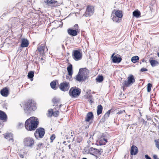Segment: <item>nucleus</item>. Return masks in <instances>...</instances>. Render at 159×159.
Returning a JSON list of instances; mask_svg holds the SVG:
<instances>
[{"label": "nucleus", "instance_id": "obj_1", "mask_svg": "<svg viewBox=\"0 0 159 159\" xmlns=\"http://www.w3.org/2000/svg\"><path fill=\"white\" fill-rule=\"evenodd\" d=\"M39 124L38 119L35 117H31L26 120L25 126L28 131H32L35 130Z\"/></svg>", "mask_w": 159, "mask_h": 159}, {"label": "nucleus", "instance_id": "obj_2", "mask_svg": "<svg viewBox=\"0 0 159 159\" xmlns=\"http://www.w3.org/2000/svg\"><path fill=\"white\" fill-rule=\"evenodd\" d=\"M36 107L34 101L29 100L25 103L24 107V111L27 115L30 114L32 110H35Z\"/></svg>", "mask_w": 159, "mask_h": 159}, {"label": "nucleus", "instance_id": "obj_3", "mask_svg": "<svg viewBox=\"0 0 159 159\" xmlns=\"http://www.w3.org/2000/svg\"><path fill=\"white\" fill-rule=\"evenodd\" d=\"M113 13H114V15L111 16L113 20L116 22L119 23L120 22L123 16L122 11L114 10L112 12Z\"/></svg>", "mask_w": 159, "mask_h": 159}, {"label": "nucleus", "instance_id": "obj_4", "mask_svg": "<svg viewBox=\"0 0 159 159\" xmlns=\"http://www.w3.org/2000/svg\"><path fill=\"white\" fill-rule=\"evenodd\" d=\"M80 92V89L79 88L74 87L70 88L69 94L72 98H76L79 96Z\"/></svg>", "mask_w": 159, "mask_h": 159}, {"label": "nucleus", "instance_id": "obj_5", "mask_svg": "<svg viewBox=\"0 0 159 159\" xmlns=\"http://www.w3.org/2000/svg\"><path fill=\"white\" fill-rule=\"evenodd\" d=\"M23 143L25 146L32 148L34 145V140L32 138L28 137L24 139Z\"/></svg>", "mask_w": 159, "mask_h": 159}, {"label": "nucleus", "instance_id": "obj_6", "mask_svg": "<svg viewBox=\"0 0 159 159\" xmlns=\"http://www.w3.org/2000/svg\"><path fill=\"white\" fill-rule=\"evenodd\" d=\"M45 134L44 129L42 128H39L36 129L34 133L35 137L37 139L42 138L43 137Z\"/></svg>", "mask_w": 159, "mask_h": 159}, {"label": "nucleus", "instance_id": "obj_7", "mask_svg": "<svg viewBox=\"0 0 159 159\" xmlns=\"http://www.w3.org/2000/svg\"><path fill=\"white\" fill-rule=\"evenodd\" d=\"M72 57L75 61H79L82 58V54L80 51L77 50H74L72 51Z\"/></svg>", "mask_w": 159, "mask_h": 159}, {"label": "nucleus", "instance_id": "obj_8", "mask_svg": "<svg viewBox=\"0 0 159 159\" xmlns=\"http://www.w3.org/2000/svg\"><path fill=\"white\" fill-rule=\"evenodd\" d=\"M128 80H125L124 81L123 84V86L129 87L130 85L133 84L135 82V80L133 75H130L128 77Z\"/></svg>", "mask_w": 159, "mask_h": 159}, {"label": "nucleus", "instance_id": "obj_9", "mask_svg": "<svg viewBox=\"0 0 159 159\" xmlns=\"http://www.w3.org/2000/svg\"><path fill=\"white\" fill-rule=\"evenodd\" d=\"M94 12V7L91 6H88L87 7L85 13L83 16L86 17L90 16L93 14Z\"/></svg>", "mask_w": 159, "mask_h": 159}, {"label": "nucleus", "instance_id": "obj_10", "mask_svg": "<svg viewBox=\"0 0 159 159\" xmlns=\"http://www.w3.org/2000/svg\"><path fill=\"white\" fill-rule=\"evenodd\" d=\"M70 87V84L69 82H63L60 84L59 88L62 91L65 92L67 91Z\"/></svg>", "mask_w": 159, "mask_h": 159}, {"label": "nucleus", "instance_id": "obj_11", "mask_svg": "<svg viewBox=\"0 0 159 159\" xmlns=\"http://www.w3.org/2000/svg\"><path fill=\"white\" fill-rule=\"evenodd\" d=\"M79 72H80L82 75L83 76L84 79H87L89 77V70L86 68L80 69Z\"/></svg>", "mask_w": 159, "mask_h": 159}, {"label": "nucleus", "instance_id": "obj_12", "mask_svg": "<svg viewBox=\"0 0 159 159\" xmlns=\"http://www.w3.org/2000/svg\"><path fill=\"white\" fill-rule=\"evenodd\" d=\"M4 137L6 139H8L10 143H13L14 142L13 139V135L11 133H7L3 134Z\"/></svg>", "mask_w": 159, "mask_h": 159}, {"label": "nucleus", "instance_id": "obj_13", "mask_svg": "<svg viewBox=\"0 0 159 159\" xmlns=\"http://www.w3.org/2000/svg\"><path fill=\"white\" fill-rule=\"evenodd\" d=\"M37 50L41 54H43L44 52H47L48 50L47 48H45V46L43 44H41L39 46Z\"/></svg>", "mask_w": 159, "mask_h": 159}, {"label": "nucleus", "instance_id": "obj_14", "mask_svg": "<svg viewBox=\"0 0 159 159\" xmlns=\"http://www.w3.org/2000/svg\"><path fill=\"white\" fill-rule=\"evenodd\" d=\"M115 53H114L111 56L112 61L114 63H118L121 62L122 59L120 57H117L116 56H114Z\"/></svg>", "mask_w": 159, "mask_h": 159}, {"label": "nucleus", "instance_id": "obj_15", "mask_svg": "<svg viewBox=\"0 0 159 159\" xmlns=\"http://www.w3.org/2000/svg\"><path fill=\"white\" fill-rule=\"evenodd\" d=\"M0 93L2 96L7 97L9 94V91L8 88L6 87L1 90Z\"/></svg>", "mask_w": 159, "mask_h": 159}, {"label": "nucleus", "instance_id": "obj_16", "mask_svg": "<svg viewBox=\"0 0 159 159\" xmlns=\"http://www.w3.org/2000/svg\"><path fill=\"white\" fill-rule=\"evenodd\" d=\"M138 152V149L137 147L134 146L132 145L130 149V154L131 155H135Z\"/></svg>", "mask_w": 159, "mask_h": 159}, {"label": "nucleus", "instance_id": "obj_17", "mask_svg": "<svg viewBox=\"0 0 159 159\" xmlns=\"http://www.w3.org/2000/svg\"><path fill=\"white\" fill-rule=\"evenodd\" d=\"M88 152L91 154H98L99 151L98 149L91 147L89 150Z\"/></svg>", "mask_w": 159, "mask_h": 159}, {"label": "nucleus", "instance_id": "obj_18", "mask_svg": "<svg viewBox=\"0 0 159 159\" xmlns=\"http://www.w3.org/2000/svg\"><path fill=\"white\" fill-rule=\"evenodd\" d=\"M75 79L79 82H81L82 81H84L85 80L84 79L83 76L82 75L80 74V72H79Z\"/></svg>", "mask_w": 159, "mask_h": 159}, {"label": "nucleus", "instance_id": "obj_19", "mask_svg": "<svg viewBox=\"0 0 159 159\" xmlns=\"http://www.w3.org/2000/svg\"><path fill=\"white\" fill-rule=\"evenodd\" d=\"M93 118V115L92 112H88L86 115L85 121L87 122H89L90 120H92Z\"/></svg>", "mask_w": 159, "mask_h": 159}, {"label": "nucleus", "instance_id": "obj_20", "mask_svg": "<svg viewBox=\"0 0 159 159\" xmlns=\"http://www.w3.org/2000/svg\"><path fill=\"white\" fill-rule=\"evenodd\" d=\"M29 42L28 41L25 39H22L21 47L23 48L26 47L28 46Z\"/></svg>", "mask_w": 159, "mask_h": 159}, {"label": "nucleus", "instance_id": "obj_21", "mask_svg": "<svg viewBox=\"0 0 159 159\" xmlns=\"http://www.w3.org/2000/svg\"><path fill=\"white\" fill-rule=\"evenodd\" d=\"M67 32L70 35L72 36H75L77 35V32L76 30L69 29L67 30Z\"/></svg>", "mask_w": 159, "mask_h": 159}, {"label": "nucleus", "instance_id": "obj_22", "mask_svg": "<svg viewBox=\"0 0 159 159\" xmlns=\"http://www.w3.org/2000/svg\"><path fill=\"white\" fill-rule=\"evenodd\" d=\"M7 118V116L5 112L0 110V120H5Z\"/></svg>", "mask_w": 159, "mask_h": 159}, {"label": "nucleus", "instance_id": "obj_23", "mask_svg": "<svg viewBox=\"0 0 159 159\" xmlns=\"http://www.w3.org/2000/svg\"><path fill=\"white\" fill-rule=\"evenodd\" d=\"M107 142V139L102 137L99 140V143L100 145H105Z\"/></svg>", "mask_w": 159, "mask_h": 159}, {"label": "nucleus", "instance_id": "obj_24", "mask_svg": "<svg viewBox=\"0 0 159 159\" xmlns=\"http://www.w3.org/2000/svg\"><path fill=\"white\" fill-rule=\"evenodd\" d=\"M44 147V145L43 143H39L37 144L35 147L36 150H39V151Z\"/></svg>", "mask_w": 159, "mask_h": 159}, {"label": "nucleus", "instance_id": "obj_25", "mask_svg": "<svg viewBox=\"0 0 159 159\" xmlns=\"http://www.w3.org/2000/svg\"><path fill=\"white\" fill-rule=\"evenodd\" d=\"M149 62L152 67H155L159 64L158 62L154 60H149Z\"/></svg>", "mask_w": 159, "mask_h": 159}, {"label": "nucleus", "instance_id": "obj_26", "mask_svg": "<svg viewBox=\"0 0 159 159\" xmlns=\"http://www.w3.org/2000/svg\"><path fill=\"white\" fill-rule=\"evenodd\" d=\"M67 70L68 72L69 75H72L73 74L72 71V66L71 64H70L67 67Z\"/></svg>", "mask_w": 159, "mask_h": 159}, {"label": "nucleus", "instance_id": "obj_27", "mask_svg": "<svg viewBox=\"0 0 159 159\" xmlns=\"http://www.w3.org/2000/svg\"><path fill=\"white\" fill-rule=\"evenodd\" d=\"M103 107L101 105H99L97 107V114L98 115H99L102 113Z\"/></svg>", "mask_w": 159, "mask_h": 159}, {"label": "nucleus", "instance_id": "obj_28", "mask_svg": "<svg viewBox=\"0 0 159 159\" xmlns=\"http://www.w3.org/2000/svg\"><path fill=\"white\" fill-rule=\"evenodd\" d=\"M18 20L17 18L16 17H13L11 20V25H15L16 24Z\"/></svg>", "mask_w": 159, "mask_h": 159}, {"label": "nucleus", "instance_id": "obj_29", "mask_svg": "<svg viewBox=\"0 0 159 159\" xmlns=\"http://www.w3.org/2000/svg\"><path fill=\"white\" fill-rule=\"evenodd\" d=\"M34 72L33 71H31L28 73V78L30 79L31 81H32L33 80V78L34 76Z\"/></svg>", "mask_w": 159, "mask_h": 159}, {"label": "nucleus", "instance_id": "obj_30", "mask_svg": "<svg viewBox=\"0 0 159 159\" xmlns=\"http://www.w3.org/2000/svg\"><path fill=\"white\" fill-rule=\"evenodd\" d=\"M133 15L134 16L138 17L140 16V12L138 10H135L133 11Z\"/></svg>", "mask_w": 159, "mask_h": 159}, {"label": "nucleus", "instance_id": "obj_31", "mask_svg": "<svg viewBox=\"0 0 159 159\" xmlns=\"http://www.w3.org/2000/svg\"><path fill=\"white\" fill-rule=\"evenodd\" d=\"M139 59V57L138 56H135L132 57L131 59V61L134 63H135Z\"/></svg>", "mask_w": 159, "mask_h": 159}, {"label": "nucleus", "instance_id": "obj_32", "mask_svg": "<svg viewBox=\"0 0 159 159\" xmlns=\"http://www.w3.org/2000/svg\"><path fill=\"white\" fill-rule=\"evenodd\" d=\"M103 78L102 75H99L96 78L97 81L99 82H101L103 80Z\"/></svg>", "mask_w": 159, "mask_h": 159}, {"label": "nucleus", "instance_id": "obj_33", "mask_svg": "<svg viewBox=\"0 0 159 159\" xmlns=\"http://www.w3.org/2000/svg\"><path fill=\"white\" fill-rule=\"evenodd\" d=\"M56 82L54 81H53L50 84V85L51 86V87L53 89H56Z\"/></svg>", "mask_w": 159, "mask_h": 159}, {"label": "nucleus", "instance_id": "obj_34", "mask_svg": "<svg viewBox=\"0 0 159 159\" xmlns=\"http://www.w3.org/2000/svg\"><path fill=\"white\" fill-rule=\"evenodd\" d=\"M152 87V85L151 83H149L148 84L147 86V90L148 92H149L151 91Z\"/></svg>", "mask_w": 159, "mask_h": 159}, {"label": "nucleus", "instance_id": "obj_35", "mask_svg": "<svg viewBox=\"0 0 159 159\" xmlns=\"http://www.w3.org/2000/svg\"><path fill=\"white\" fill-rule=\"evenodd\" d=\"M48 3L52 4H54V5L55 6H57V4H56L57 3V2L54 0H51L49 1Z\"/></svg>", "mask_w": 159, "mask_h": 159}, {"label": "nucleus", "instance_id": "obj_36", "mask_svg": "<svg viewBox=\"0 0 159 159\" xmlns=\"http://www.w3.org/2000/svg\"><path fill=\"white\" fill-rule=\"evenodd\" d=\"M157 148L159 150V140H155L154 141Z\"/></svg>", "mask_w": 159, "mask_h": 159}, {"label": "nucleus", "instance_id": "obj_37", "mask_svg": "<svg viewBox=\"0 0 159 159\" xmlns=\"http://www.w3.org/2000/svg\"><path fill=\"white\" fill-rule=\"evenodd\" d=\"M82 140H83L82 137L80 136H79L77 138V139L76 140L77 142L78 143H80L82 141Z\"/></svg>", "mask_w": 159, "mask_h": 159}, {"label": "nucleus", "instance_id": "obj_38", "mask_svg": "<svg viewBox=\"0 0 159 159\" xmlns=\"http://www.w3.org/2000/svg\"><path fill=\"white\" fill-rule=\"evenodd\" d=\"M59 115V111H56L53 112V114L52 115L54 116L57 117Z\"/></svg>", "mask_w": 159, "mask_h": 159}, {"label": "nucleus", "instance_id": "obj_39", "mask_svg": "<svg viewBox=\"0 0 159 159\" xmlns=\"http://www.w3.org/2000/svg\"><path fill=\"white\" fill-rule=\"evenodd\" d=\"M66 79L69 81L72 80V75H66Z\"/></svg>", "mask_w": 159, "mask_h": 159}, {"label": "nucleus", "instance_id": "obj_40", "mask_svg": "<svg viewBox=\"0 0 159 159\" xmlns=\"http://www.w3.org/2000/svg\"><path fill=\"white\" fill-rule=\"evenodd\" d=\"M48 113L49 115L52 116L53 114V112L52 109H50L48 111Z\"/></svg>", "mask_w": 159, "mask_h": 159}, {"label": "nucleus", "instance_id": "obj_41", "mask_svg": "<svg viewBox=\"0 0 159 159\" xmlns=\"http://www.w3.org/2000/svg\"><path fill=\"white\" fill-rule=\"evenodd\" d=\"M55 134H52L50 138V139L51 140V142H52L53 140L55 139Z\"/></svg>", "mask_w": 159, "mask_h": 159}, {"label": "nucleus", "instance_id": "obj_42", "mask_svg": "<svg viewBox=\"0 0 159 159\" xmlns=\"http://www.w3.org/2000/svg\"><path fill=\"white\" fill-rule=\"evenodd\" d=\"M52 101L54 103H57L59 102V99L54 98L52 100Z\"/></svg>", "mask_w": 159, "mask_h": 159}, {"label": "nucleus", "instance_id": "obj_43", "mask_svg": "<svg viewBox=\"0 0 159 159\" xmlns=\"http://www.w3.org/2000/svg\"><path fill=\"white\" fill-rule=\"evenodd\" d=\"M148 70L146 68H142L140 70L141 72L146 71Z\"/></svg>", "mask_w": 159, "mask_h": 159}, {"label": "nucleus", "instance_id": "obj_44", "mask_svg": "<svg viewBox=\"0 0 159 159\" xmlns=\"http://www.w3.org/2000/svg\"><path fill=\"white\" fill-rule=\"evenodd\" d=\"M89 150H87L85 149H84L83 151L84 154H88L89 153V152H88Z\"/></svg>", "mask_w": 159, "mask_h": 159}, {"label": "nucleus", "instance_id": "obj_45", "mask_svg": "<svg viewBox=\"0 0 159 159\" xmlns=\"http://www.w3.org/2000/svg\"><path fill=\"white\" fill-rule=\"evenodd\" d=\"M109 115L107 114L106 113L104 115V118L105 119H107L109 117Z\"/></svg>", "mask_w": 159, "mask_h": 159}, {"label": "nucleus", "instance_id": "obj_46", "mask_svg": "<svg viewBox=\"0 0 159 159\" xmlns=\"http://www.w3.org/2000/svg\"><path fill=\"white\" fill-rule=\"evenodd\" d=\"M145 157L146 159H152L147 154L145 155Z\"/></svg>", "mask_w": 159, "mask_h": 159}, {"label": "nucleus", "instance_id": "obj_47", "mask_svg": "<svg viewBox=\"0 0 159 159\" xmlns=\"http://www.w3.org/2000/svg\"><path fill=\"white\" fill-rule=\"evenodd\" d=\"M125 112V110L120 111H119V112H118L117 113L119 114H122V113H123V112Z\"/></svg>", "mask_w": 159, "mask_h": 159}, {"label": "nucleus", "instance_id": "obj_48", "mask_svg": "<svg viewBox=\"0 0 159 159\" xmlns=\"http://www.w3.org/2000/svg\"><path fill=\"white\" fill-rule=\"evenodd\" d=\"M40 61H41L42 63H44L45 61L44 60V59H43V57L41 58L40 59Z\"/></svg>", "mask_w": 159, "mask_h": 159}, {"label": "nucleus", "instance_id": "obj_49", "mask_svg": "<svg viewBox=\"0 0 159 159\" xmlns=\"http://www.w3.org/2000/svg\"><path fill=\"white\" fill-rule=\"evenodd\" d=\"M153 157L154 158V159H157V156L156 155H153Z\"/></svg>", "mask_w": 159, "mask_h": 159}, {"label": "nucleus", "instance_id": "obj_50", "mask_svg": "<svg viewBox=\"0 0 159 159\" xmlns=\"http://www.w3.org/2000/svg\"><path fill=\"white\" fill-rule=\"evenodd\" d=\"M111 109L108 110L106 113L109 115L111 112Z\"/></svg>", "mask_w": 159, "mask_h": 159}, {"label": "nucleus", "instance_id": "obj_51", "mask_svg": "<svg viewBox=\"0 0 159 159\" xmlns=\"http://www.w3.org/2000/svg\"><path fill=\"white\" fill-rule=\"evenodd\" d=\"M23 126V124H21V123H20L19 124V127H22Z\"/></svg>", "mask_w": 159, "mask_h": 159}, {"label": "nucleus", "instance_id": "obj_52", "mask_svg": "<svg viewBox=\"0 0 159 159\" xmlns=\"http://www.w3.org/2000/svg\"><path fill=\"white\" fill-rule=\"evenodd\" d=\"M99 152L98 154H101L102 152V149H101L100 150L99 149Z\"/></svg>", "mask_w": 159, "mask_h": 159}, {"label": "nucleus", "instance_id": "obj_53", "mask_svg": "<svg viewBox=\"0 0 159 159\" xmlns=\"http://www.w3.org/2000/svg\"><path fill=\"white\" fill-rule=\"evenodd\" d=\"M91 97H92V95H89L88 96V97H87V98H88L89 99H90Z\"/></svg>", "mask_w": 159, "mask_h": 159}, {"label": "nucleus", "instance_id": "obj_54", "mask_svg": "<svg viewBox=\"0 0 159 159\" xmlns=\"http://www.w3.org/2000/svg\"><path fill=\"white\" fill-rule=\"evenodd\" d=\"M19 156L21 158H23L24 157V156L22 154H20Z\"/></svg>", "mask_w": 159, "mask_h": 159}, {"label": "nucleus", "instance_id": "obj_55", "mask_svg": "<svg viewBox=\"0 0 159 159\" xmlns=\"http://www.w3.org/2000/svg\"><path fill=\"white\" fill-rule=\"evenodd\" d=\"M74 27L75 28L76 27H77L78 28V25L77 24H75L74 25Z\"/></svg>", "mask_w": 159, "mask_h": 159}, {"label": "nucleus", "instance_id": "obj_56", "mask_svg": "<svg viewBox=\"0 0 159 159\" xmlns=\"http://www.w3.org/2000/svg\"><path fill=\"white\" fill-rule=\"evenodd\" d=\"M61 47H62V49H65V47L63 44L62 45Z\"/></svg>", "mask_w": 159, "mask_h": 159}, {"label": "nucleus", "instance_id": "obj_57", "mask_svg": "<svg viewBox=\"0 0 159 159\" xmlns=\"http://www.w3.org/2000/svg\"><path fill=\"white\" fill-rule=\"evenodd\" d=\"M71 145L70 144H69L68 146V147L69 148V149H70V148H71Z\"/></svg>", "mask_w": 159, "mask_h": 159}, {"label": "nucleus", "instance_id": "obj_58", "mask_svg": "<svg viewBox=\"0 0 159 159\" xmlns=\"http://www.w3.org/2000/svg\"><path fill=\"white\" fill-rule=\"evenodd\" d=\"M142 62H144L145 61V60L144 59H142L141 60Z\"/></svg>", "mask_w": 159, "mask_h": 159}, {"label": "nucleus", "instance_id": "obj_59", "mask_svg": "<svg viewBox=\"0 0 159 159\" xmlns=\"http://www.w3.org/2000/svg\"><path fill=\"white\" fill-rule=\"evenodd\" d=\"M153 125L155 126L156 125V124L154 122H153Z\"/></svg>", "mask_w": 159, "mask_h": 159}, {"label": "nucleus", "instance_id": "obj_60", "mask_svg": "<svg viewBox=\"0 0 159 159\" xmlns=\"http://www.w3.org/2000/svg\"><path fill=\"white\" fill-rule=\"evenodd\" d=\"M157 55L158 56V57H159V52L157 53Z\"/></svg>", "mask_w": 159, "mask_h": 159}, {"label": "nucleus", "instance_id": "obj_61", "mask_svg": "<svg viewBox=\"0 0 159 159\" xmlns=\"http://www.w3.org/2000/svg\"><path fill=\"white\" fill-rule=\"evenodd\" d=\"M49 0H47V3H48V2H49Z\"/></svg>", "mask_w": 159, "mask_h": 159}, {"label": "nucleus", "instance_id": "obj_62", "mask_svg": "<svg viewBox=\"0 0 159 159\" xmlns=\"http://www.w3.org/2000/svg\"><path fill=\"white\" fill-rule=\"evenodd\" d=\"M61 104L60 105H59V108H61Z\"/></svg>", "mask_w": 159, "mask_h": 159}, {"label": "nucleus", "instance_id": "obj_63", "mask_svg": "<svg viewBox=\"0 0 159 159\" xmlns=\"http://www.w3.org/2000/svg\"><path fill=\"white\" fill-rule=\"evenodd\" d=\"M93 102H92L91 100H90V103H92Z\"/></svg>", "mask_w": 159, "mask_h": 159}, {"label": "nucleus", "instance_id": "obj_64", "mask_svg": "<svg viewBox=\"0 0 159 159\" xmlns=\"http://www.w3.org/2000/svg\"><path fill=\"white\" fill-rule=\"evenodd\" d=\"M82 159H87V158H82Z\"/></svg>", "mask_w": 159, "mask_h": 159}]
</instances>
